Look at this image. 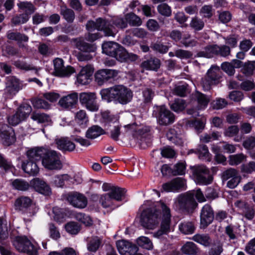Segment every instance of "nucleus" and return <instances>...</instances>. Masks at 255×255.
Here are the masks:
<instances>
[{"label": "nucleus", "instance_id": "obj_22", "mask_svg": "<svg viewBox=\"0 0 255 255\" xmlns=\"http://www.w3.org/2000/svg\"><path fill=\"white\" fill-rule=\"evenodd\" d=\"M94 72V68L91 64L83 67L77 76V81L81 85L89 84L91 81V77Z\"/></svg>", "mask_w": 255, "mask_h": 255}, {"label": "nucleus", "instance_id": "obj_50", "mask_svg": "<svg viewBox=\"0 0 255 255\" xmlns=\"http://www.w3.org/2000/svg\"><path fill=\"white\" fill-rule=\"evenodd\" d=\"M0 167L5 171H11L14 169V167L11 162L6 159L3 155L0 153Z\"/></svg>", "mask_w": 255, "mask_h": 255}, {"label": "nucleus", "instance_id": "obj_56", "mask_svg": "<svg viewBox=\"0 0 255 255\" xmlns=\"http://www.w3.org/2000/svg\"><path fill=\"white\" fill-rule=\"evenodd\" d=\"M33 106L36 109H48L50 105L41 98H34L31 101Z\"/></svg>", "mask_w": 255, "mask_h": 255}, {"label": "nucleus", "instance_id": "obj_61", "mask_svg": "<svg viewBox=\"0 0 255 255\" xmlns=\"http://www.w3.org/2000/svg\"><path fill=\"white\" fill-rule=\"evenodd\" d=\"M246 158V156L243 153L230 155L229 163L231 165H237L242 162Z\"/></svg>", "mask_w": 255, "mask_h": 255}, {"label": "nucleus", "instance_id": "obj_13", "mask_svg": "<svg viewBox=\"0 0 255 255\" xmlns=\"http://www.w3.org/2000/svg\"><path fill=\"white\" fill-rule=\"evenodd\" d=\"M81 105L91 112H96L99 109L97 96L95 92H82L78 95Z\"/></svg>", "mask_w": 255, "mask_h": 255}, {"label": "nucleus", "instance_id": "obj_19", "mask_svg": "<svg viewBox=\"0 0 255 255\" xmlns=\"http://www.w3.org/2000/svg\"><path fill=\"white\" fill-rule=\"evenodd\" d=\"M214 218V211L209 204L205 205L200 213V228L205 229L212 223Z\"/></svg>", "mask_w": 255, "mask_h": 255}, {"label": "nucleus", "instance_id": "obj_18", "mask_svg": "<svg viewBox=\"0 0 255 255\" xmlns=\"http://www.w3.org/2000/svg\"><path fill=\"white\" fill-rule=\"evenodd\" d=\"M123 47L119 43L113 42H105L102 44V50L104 53L111 57L115 58L119 61V56L122 53Z\"/></svg>", "mask_w": 255, "mask_h": 255}, {"label": "nucleus", "instance_id": "obj_53", "mask_svg": "<svg viewBox=\"0 0 255 255\" xmlns=\"http://www.w3.org/2000/svg\"><path fill=\"white\" fill-rule=\"evenodd\" d=\"M17 6L20 9L25 10V13H28V15L33 13L36 9L34 5L28 1L20 2L17 3Z\"/></svg>", "mask_w": 255, "mask_h": 255}, {"label": "nucleus", "instance_id": "obj_28", "mask_svg": "<svg viewBox=\"0 0 255 255\" xmlns=\"http://www.w3.org/2000/svg\"><path fill=\"white\" fill-rule=\"evenodd\" d=\"M215 56H217V44H210L198 52L195 57L212 58Z\"/></svg>", "mask_w": 255, "mask_h": 255}, {"label": "nucleus", "instance_id": "obj_38", "mask_svg": "<svg viewBox=\"0 0 255 255\" xmlns=\"http://www.w3.org/2000/svg\"><path fill=\"white\" fill-rule=\"evenodd\" d=\"M114 200L107 193L101 196L100 199V203L103 208H111L113 209L119 206L115 205L114 203Z\"/></svg>", "mask_w": 255, "mask_h": 255}, {"label": "nucleus", "instance_id": "obj_35", "mask_svg": "<svg viewBox=\"0 0 255 255\" xmlns=\"http://www.w3.org/2000/svg\"><path fill=\"white\" fill-rule=\"evenodd\" d=\"M6 37L9 40L15 41L18 43L22 42H27L29 39L28 37L26 35L18 32H14L11 30L7 31Z\"/></svg>", "mask_w": 255, "mask_h": 255}, {"label": "nucleus", "instance_id": "obj_21", "mask_svg": "<svg viewBox=\"0 0 255 255\" xmlns=\"http://www.w3.org/2000/svg\"><path fill=\"white\" fill-rule=\"evenodd\" d=\"M116 245L119 253L122 255H135L138 251L136 245L127 241H118Z\"/></svg>", "mask_w": 255, "mask_h": 255}, {"label": "nucleus", "instance_id": "obj_1", "mask_svg": "<svg viewBox=\"0 0 255 255\" xmlns=\"http://www.w3.org/2000/svg\"><path fill=\"white\" fill-rule=\"evenodd\" d=\"M27 156L30 159L41 160L43 166L46 169L59 170L62 167L60 160L61 154L47 146H38L29 149Z\"/></svg>", "mask_w": 255, "mask_h": 255}, {"label": "nucleus", "instance_id": "obj_64", "mask_svg": "<svg viewBox=\"0 0 255 255\" xmlns=\"http://www.w3.org/2000/svg\"><path fill=\"white\" fill-rule=\"evenodd\" d=\"M200 13L203 18L209 19L213 15L214 11L212 6L211 5H205L203 6L200 10Z\"/></svg>", "mask_w": 255, "mask_h": 255}, {"label": "nucleus", "instance_id": "obj_62", "mask_svg": "<svg viewBox=\"0 0 255 255\" xmlns=\"http://www.w3.org/2000/svg\"><path fill=\"white\" fill-rule=\"evenodd\" d=\"M112 22L113 24H114L116 27L120 28L123 29L128 26L126 15L125 16V18L121 16L114 17L112 18Z\"/></svg>", "mask_w": 255, "mask_h": 255}, {"label": "nucleus", "instance_id": "obj_46", "mask_svg": "<svg viewBox=\"0 0 255 255\" xmlns=\"http://www.w3.org/2000/svg\"><path fill=\"white\" fill-rule=\"evenodd\" d=\"M111 197L116 201H121L123 200L125 194V189L115 186L112 191L108 192Z\"/></svg>", "mask_w": 255, "mask_h": 255}, {"label": "nucleus", "instance_id": "obj_48", "mask_svg": "<svg viewBox=\"0 0 255 255\" xmlns=\"http://www.w3.org/2000/svg\"><path fill=\"white\" fill-rule=\"evenodd\" d=\"M31 118L39 124L48 123L50 121L48 115L38 112H33L31 115Z\"/></svg>", "mask_w": 255, "mask_h": 255}, {"label": "nucleus", "instance_id": "obj_16", "mask_svg": "<svg viewBox=\"0 0 255 255\" xmlns=\"http://www.w3.org/2000/svg\"><path fill=\"white\" fill-rule=\"evenodd\" d=\"M0 141L5 146H9L15 142L16 136L12 127L6 124L0 127Z\"/></svg>", "mask_w": 255, "mask_h": 255}, {"label": "nucleus", "instance_id": "obj_37", "mask_svg": "<svg viewBox=\"0 0 255 255\" xmlns=\"http://www.w3.org/2000/svg\"><path fill=\"white\" fill-rule=\"evenodd\" d=\"M14 65L18 69L24 70V71H29V70H35V73L37 75H38L39 70L40 69V68H37L34 66L32 64H29L26 63L25 61L22 60H17L14 61L13 63Z\"/></svg>", "mask_w": 255, "mask_h": 255}, {"label": "nucleus", "instance_id": "obj_51", "mask_svg": "<svg viewBox=\"0 0 255 255\" xmlns=\"http://www.w3.org/2000/svg\"><path fill=\"white\" fill-rule=\"evenodd\" d=\"M65 229L68 233L71 235H76L80 232L81 228L77 223L70 222L65 225Z\"/></svg>", "mask_w": 255, "mask_h": 255}, {"label": "nucleus", "instance_id": "obj_36", "mask_svg": "<svg viewBox=\"0 0 255 255\" xmlns=\"http://www.w3.org/2000/svg\"><path fill=\"white\" fill-rule=\"evenodd\" d=\"M206 76L214 83H217L222 77V72L219 67L213 65L208 71Z\"/></svg>", "mask_w": 255, "mask_h": 255}, {"label": "nucleus", "instance_id": "obj_4", "mask_svg": "<svg viewBox=\"0 0 255 255\" xmlns=\"http://www.w3.org/2000/svg\"><path fill=\"white\" fill-rule=\"evenodd\" d=\"M86 29L89 31L85 35V39L89 42H93L101 37L99 32L92 33L91 32L95 29L98 30H103L106 36H114L115 30L114 26L111 21L102 18H99L96 21L89 20L86 24Z\"/></svg>", "mask_w": 255, "mask_h": 255}, {"label": "nucleus", "instance_id": "obj_44", "mask_svg": "<svg viewBox=\"0 0 255 255\" xmlns=\"http://www.w3.org/2000/svg\"><path fill=\"white\" fill-rule=\"evenodd\" d=\"M179 230L184 234H192L194 233L195 228L193 222H184L179 226Z\"/></svg>", "mask_w": 255, "mask_h": 255}, {"label": "nucleus", "instance_id": "obj_30", "mask_svg": "<svg viewBox=\"0 0 255 255\" xmlns=\"http://www.w3.org/2000/svg\"><path fill=\"white\" fill-rule=\"evenodd\" d=\"M27 158L28 160L26 162H23L22 163V169L28 174L35 176L39 172V168L35 162L36 160L30 159L28 157Z\"/></svg>", "mask_w": 255, "mask_h": 255}, {"label": "nucleus", "instance_id": "obj_31", "mask_svg": "<svg viewBox=\"0 0 255 255\" xmlns=\"http://www.w3.org/2000/svg\"><path fill=\"white\" fill-rule=\"evenodd\" d=\"M74 120L78 125L83 128L87 127L89 122V117L84 110H80L75 113Z\"/></svg>", "mask_w": 255, "mask_h": 255}, {"label": "nucleus", "instance_id": "obj_7", "mask_svg": "<svg viewBox=\"0 0 255 255\" xmlns=\"http://www.w3.org/2000/svg\"><path fill=\"white\" fill-rule=\"evenodd\" d=\"M193 191H188L180 194L177 198V202L180 209L187 214L192 213L198 206L194 199Z\"/></svg>", "mask_w": 255, "mask_h": 255}, {"label": "nucleus", "instance_id": "obj_41", "mask_svg": "<svg viewBox=\"0 0 255 255\" xmlns=\"http://www.w3.org/2000/svg\"><path fill=\"white\" fill-rule=\"evenodd\" d=\"M170 109L175 112L183 111L186 107L185 101L181 99H176L169 103Z\"/></svg>", "mask_w": 255, "mask_h": 255}, {"label": "nucleus", "instance_id": "obj_26", "mask_svg": "<svg viewBox=\"0 0 255 255\" xmlns=\"http://www.w3.org/2000/svg\"><path fill=\"white\" fill-rule=\"evenodd\" d=\"M57 148L63 151H73L75 149V144L68 137H61L55 140Z\"/></svg>", "mask_w": 255, "mask_h": 255}, {"label": "nucleus", "instance_id": "obj_8", "mask_svg": "<svg viewBox=\"0 0 255 255\" xmlns=\"http://www.w3.org/2000/svg\"><path fill=\"white\" fill-rule=\"evenodd\" d=\"M152 115L160 126H166L175 121V115L164 105L154 107Z\"/></svg>", "mask_w": 255, "mask_h": 255}, {"label": "nucleus", "instance_id": "obj_14", "mask_svg": "<svg viewBox=\"0 0 255 255\" xmlns=\"http://www.w3.org/2000/svg\"><path fill=\"white\" fill-rule=\"evenodd\" d=\"M31 110V107L29 105L25 104L20 106L14 114L7 117L8 124L13 126L18 125L28 117Z\"/></svg>", "mask_w": 255, "mask_h": 255}, {"label": "nucleus", "instance_id": "obj_23", "mask_svg": "<svg viewBox=\"0 0 255 255\" xmlns=\"http://www.w3.org/2000/svg\"><path fill=\"white\" fill-rule=\"evenodd\" d=\"M78 94L73 92L67 96L62 97L59 101V105L63 109L70 110L76 106L78 100Z\"/></svg>", "mask_w": 255, "mask_h": 255}, {"label": "nucleus", "instance_id": "obj_24", "mask_svg": "<svg viewBox=\"0 0 255 255\" xmlns=\"http://www.w3.org/2000/svg\"><path fill=\"white\" fill-rule=\"evenodd\" d=\"M192 97L193 100L197 103L196 109L198 110L206 109L210 101V98L209 96L197 91L192 94Z\"/></svg>", "mask_w": 255, "mask_h": 255}, {"label": "nucleus", "instance_id": "obj_52", "mask_svg": "<svg viewBox=\"0 0 255 255\" xmlns=\"http://www.w3.org/2000/svg\"><path fill=\"white\" fill-rule=\"evenodd\" d=\"M75 219L82 223L86 226H90L93 224V221L88 215L82 213H77L74 215Z\"/></svg>", "mask_w": 255, "mask_h": 255}, {"label": "nucleus", "instance_id": "obj_45", "mask_svg": "<svg viewBox=\"0 0 255 255\" xmlns=\"http://www.w3.org/2000/svg\"><path fill=\"white\" fill-rule=\"evenodd\" d=\"M189 26L194 31H198L203 29L205 23L203 19L197 16H195L191 18Z\"/></svg>", "mask_w": 255, "mask_h": 255}, {"label": "nucleus", "instance_id": "obj_34", "mask_svg": "<svg viewBox=\"0 0 255 255\" xmlns=\"http://www.w3.org/2000/svg\"><path fill=\"white\" fill-rule=\"evenodd\" d=\"M125 127L130 130L132 132L133 136L137 138L141 137L148 131L146 128L135 124L128 125L125 126Z\"/></svg>", "mask_w": 255, "mask_h": 255}, {"label": "nucleus", "instance_id": "obj_15", "mask_svg": "<svg viewBox=\"0 0 255 255\" xmlns=\"http://www.w3.org/2000/svg\"><path fill=\"white\" fill-rule=\"evenodd\" d=\"M64 63V60L60 58H56L53 60V75L59 77H68L75 72L74 67L71 66L65 67Z\"/></svg>", "mask_w": 255, "mask_h": 255}, {"label": "nucleus", "instance_id": "obj_33", "mask_svg": "<svg viewBox=\"0 0 255 255\" xmlns=\"http://www.w3.org/2000/svg\"><path fill=\"white\" fill-rule=\"evenodd\" d=\"M104 134L105 131L102 128L94 125L88 129L86 132V137L89 139H94Z\"/></svg>", "mask_w": 255, "mask_h": 255}, {"label": "nucleus", "instance_id": "obj_60", "mask_svg": "<svg viewBox=\"0 0 255 255\" xmlns=\"http://www.w3.org/2000/svg\"><path fill=\"white\" fill-rule=\"evenodd\" d=\"M240 174L239 171L233 168H229L225 170L222 174L223 181H226Z\"/></svg>", "mask_w": 255, "mask_h": 255}, {"label": "nucleus", "instance_id": "obj_3", "mask_svg": "<svg viewBox=\"0 0 255 255\" xmlns=\"http://www.w3.org/2000/svg\"><path fill=\"white\" fill-rule=\"evenodd\" d=\"M100 94L103 100L108 102L114 101L122 105L130 102L133 96L132 92L130 89L121 85L103 89Z\"/></svg>", "mask_w": 255, "mask_h": 255}, {"label": "nucleus", "instance_id": "obj_63", "mask_svg": "<svg viewBox=\"0 0 255 255\" xmlns=\"http://www.w3.org/2000/svg\"><path fill=\"white\" fill-rule=\"evenodd\" d=\"M182 252L187 255H195L196 254V247L195 244L192 242H188L181 248Z\"/></svg>", "mask_w": 255, "mask_h": 255}, {"label": "nucleus", "instance_id": "obj_57", "mask_svg": "<svg viewBox=\"0 0 255 255\" xmlns=\"http://www.w3.org/2000/svg\"><path fill=\"white\" fill-rule=\"evenodd\" d=\"M29 18L28 13H24L14 16L12 18L11 22L14 25H19L26 22Z\"/></svg>", "mask_w": 255, "mask_h": 255}, {"label": "nucleus", "instance_id": "obj_43", "mask_svg": "<svg viewBox=\"0 0 255 255\" xmlns=\"http://www.w3.org/2000/svg\"><path fill=\"white\" fill-rule=\"evenodd\" d=\"M192 240L205 247L209 246L212 242L208 234H196L192 237Z\"/></svg>", "mask_w": 255, "mask_h": 255}, {"label": "nucleus", "instance_id": "obj_9", "mask_svg": "<svg viewBox=\"0 0 255 255\" xmlns=\"http://www.w3.org/2000/svg\"><path fill=\"white\" fill-rule=\"evenodd\" d=\"M25 85L23 82L14 76H9L6 79L5 87L3 95L6 99H11L19 91L21 90Z\"/></svg>", "mask_w": 255, "mask_h": 255}, {"label": "nucleus", "instance_id": "obj_12", "mask_svg": "<svg viewBox=\"0 0 255 255\" xmlns=\"http://www.w3.org/2000/svg\"><path fill=\"white\" fill-rule=\"evenodd\" d=\"M119 71L114 69H102L98 70L94 75L95 81L99 86L115 81L118 76Z\"/></svg>", "mask_w": 255, "mask_h": 255}, {"label": "nucleus", "instance_id": "obj_40", "mask_svg": "<svg viewBox=\"0 0 255 255\" xmlns=\"http://www.w3.org/2000/svg\"><path fill=\"white\" fill-rule=\"evenodd\" d=\"M139 59V56L134 53L128 52L126 49L124 47L122 50V53L121 56H119V61L123 62L127 61H135Z\"/></svg>", "mask_w": 255, "mask_h": 255}, {"label": "nucleus", "instance_id": "obj_17", "mask_svg": "<svg viewBox=\"0 0 255 255\" xmlns=\"http://www.w3.org/2000/svg\"><path fill=\"white\" fill-rule=\"evenodd\" d=\"M66 199L71 205L79 209L85 208L88 204L87 197L83 194L77 192L69 193L67 195Z\"/></svg>", "mask_w": 255, "mask_h": 255}, {"label": "nucleus", "instance_id": "obj_20", "mask_svg": "<svg viewBox=\"0 0 255 255\" xmlns=\"http://www.w3.org/2000/svg\"><path fill=\"white\" fill-rule=\"evenodd\" d=\"M186 182L182 178L177 177L170 182L163 184L162 191L165 192H178L184 188Z\"/></svg>", "mask_w": 255, "mask_h": 255}, {"label": "nucleus", "instance_id": "obj_55", "mask_svg": "<svg viewBox=\"0 0 255 255\" xmlns=\"http://www.w3.org/2000/svg\"><path fill=\"white\" fill-rule=\"evenodd\" d=\"M136 243L139 246L146 250H151L153 247L151 241L146 237H139L136 240Z\"/></svg>", "mask_w": 255, "mask_h": 255}, {"label": "nucleus", "instance_id": "obj_42", "mask_svg": "<svg viewBox=\"0 0 255 255\" xmlns=\"http://www.w3.org/2000/svg\"><path fill=\"white\" fill-rule=\"evenodd\" d=\"M197 154L199 158L210 161L211 159V155L210 154L208 147L204 144L199 145L197 148Z\"/></svg>", "mask_w": 255, "mask_h": 255}, {"label": "nucleus", "instance_id": "obj_25", "mask_svg": "<svg viewBox=\"0 0 255 255\" xmlns=\"http://www.w3.org/2000/svg\"><path fill=\"white\" fill-rule=\"evenodd\" d=\"M32 200L28 197L22 196L17 198L14 202L15 210L22 213H25L31 206Z\"/></svg>", "mask_w": 255, "mask_h": 255}, {"label": "nucleus", "instance_id": "obj_58", "mask_svg": "<svg viewBox=\"0 0 255 255\" xmlns=\"http://www.w3.org/2000/svg\"><path fill=\"white\" fill-rule=\"evenodd\" d=\"M223 251V243L217 241L214 243L209 251V255H220Z\"/></svg>", "mask_w": 255, "mask_h": 255}, {"label": "nucleus", "instance_id": "obj_32", "mask_svg": "<svg viewBox=\"0 0 255 255\" xmlns=\"http://www.w3.org/2000/svg\"><path fill=\"white\" fill-rule=\"evenodd\" d=\"M102 245V239L98 236H93L87 240V248L91 253H96Z\"/></svg>", "mask_w": 255, "mask_h": 255}, {"label": "nucleus", "instance_id": "obj_5", "mask_svg": "<svg viewBox=\"0 0 255 255\" xmlns=\"http://www.w3.org/2000/svg\"><path fill=\"white\" fill-rule=\"evenodd\" d=\"M71 42L75 48L79 50L75 55L79 61H88L93 58L94 55L92 53H94L97 49L95 44L86 42L82 37L73 38Z\"/></svg>", "mask_w": 255, "mask_h": 255}, {"label": "nucleus", "instance_id": "obj_29", "mask_svg": "<svg viewBox=\"0 0 255 255\" xmlns=\"http://www.w3.org/2000/svg\"><path fill=\"white\" fill-rule=\"evenodd\" d=\"M161 65L160 60L156 57H151L143 61L140 66L143 69L147 70L157 71L160 68Z\"/></svg>", "mask_w": 255, "mask_h": 255}, {"label": "nucleus", "instance_id": "obj_2", "mask_svg": "<svg viewBox=\"0 0 255 255\" xmlns=\"http://www.w3.org/2000/svg\"><path fill=\"white\" fill-rule=\"evenodd\" d=\"M161 203H155L147 201L141 206L142 212L140 222L142 227L150 230H153L157 227L161 220L162 209L159 204Z\"/></svg>", "mask_w": 255, "mask_h": 255}, {"label": "nucleus", "instance_id": "obj_27", "mask_svg": "<svg viewBox=\"0 0 255 255\" xmlns=\"http://www.w3.org/2000/svg\"><path fill=\"white\" fill-rule=\"evenodd\" d=\"M32 185L36 191L42 194L49 195L51 193V189L49 185L39 178L34 179L32 182Z\"/></svg>", "mask_w": 255, "mask_h": 255}, {"label": "nucleus", "instance_id": "obj_54", "mask_svg": "<svg viewBox=\"0 0 255 255\" xmlns=\"http://www.w3.org/2000/svg\"><path fill=\"white\" fill-rule=\"evenodd\" d=\"M231 55V48L226 45L217 44V56L227 57Z\"/></svg>", "mask_w": 255, "mask_h": 255}, {"label": "nucleus", "instance_id": "obj_49", "mask_svg": "<svg viewBox=\"0 0 255 255\" xmlns=\"http://www.w3.org/2000/svg\"><path fill=\"white\" fill-rule=\"evenodd\" d=\"M11 185L14 189L20 191H26L30 187L28 182L20 179L14 180L12 182Z\"/></svg>", "mask_w": 255, "mask_h": 255}, {"label": "nucleus", "instance_id": "obj_6", "mask_svg": "<svg viewBox=\"0 0 255 255\" xmlns=\"http://www.w3.org/2000/svg\"><path fill=\"white\" fill-rule=\"evenodd\" d=\"M15 249L28 255H38L37 245L32 244L26 236H17L12 241Z\"/></svg>", "mask_w": 255, "mask_h": 255}, {"label": "nucleus", "instance_id": "obj_11", "mask_svg": "<svg viewBox=\"0 0 255 255\" xmlns=\"http://www.w3.org/2000/svg\"><path fill=\"white\" fill-rule=\"evenodd\" d=\"M159 206L162 209L163 217L160 229L154 233V236L157 238H161L163 235H167L170 231V209L164 203H160Z\"/></svg>", "mask_w": 255, "mask_h": 255}, {"label": "nucleus", "instance_id": "obj_39", "mask_svg": "<svg viewBox=\"0 0 255 255\" xmlns=\"http://www.w3.org/2000/svg\"><path fill=\"white\" fill-rule=\"evenodd\" d=\"M126 19L127 24L131 26H139L142 24L141 19L133 12H129L126 14Z\"/></svg>", "mask_w": 255, "mask_h": 255}, {"label": "nucleus", "instance_id": "obj_59", "mask_svg": "<svg viewBox=\"0 0 255 255\" xmlns=\"http://www.w3.org/2000/svg\"><path fill=\"white\" fill-rule=\"evenodd\" d=\"M188 92V85L186 84L178 85L173 90L174 95L180 97H185Z\"/></svg>", "mask_w": 255, "mask_h": 255}, {"label": "nucleus", "instance_id": "obj_10", "mask_svg": "<svg viewBox=\"0 0 255 255\" xmlns=\"http://www.w3.org/2000/svg\"><path fill=\"white\" fill-rule=\"evenodd\" d=\"M191 169L195 181L197 184L208 185L212 183L213 177L206 166L203 164L196 165L192 167Z\"/></svg>", "mask_w": 255, "mask_h": 255}, {"label": "nucleus", "instance_id": "obj_47", "mask_svg": "<svg viewBox=\"0 0 255 255\" xmlns=\"http://www.w3.org/2000/svg\"><path fill=\"white\" fill-rule=\"evenodd\" d=\"M60 14L63 16V18L69 23L73 22L75 19V16L74 11L66 7L61 8Z\"/></svg>", "mask_w": 255, "mask_h": 255}]
</instances>
